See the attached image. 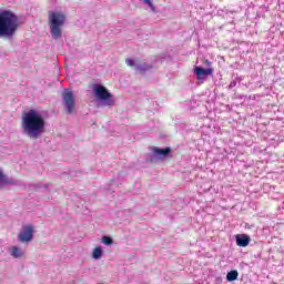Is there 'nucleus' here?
<instances>
[{
    "instance_id": "f257e3e1",
    "label": "nucleus",
    "mask_w": 284,
    "mask_h": 284,
    "mask_svg": "<svg viewBox=\"0 0 284 284\" xmlns=\"http://www.w3.org/2000/svg\"><path fill=\"white\" fill-rule=\"evenodd\" d=\"M47 121L39 110L31 108L22 112L21 128L30 139H39L45 132Z\"/></svg>"
},
{
    "instance_id": "20e7f679",
    "label": "nucleus",
    "mask_w": 284,
    "mask_h": 284,
    "mask_svg": "<svg viewBox=\"0 0 284 284\" xmlns=\"http://www.w3.org/2000/svg\"><path fill=\"white\" fill-rule=\"evenodd\" d=\"M34 236V227L33 225H26V227L18 233V239L20 243H31Z\"/></svg>"
},
{
    "instance_id": "1a4fd4ad",
    "label": "nucleus",
    "mask_w": 284,
    "mask_h": 284,
    "mask_svg": "<svg viewBox=\"0 0 284 284\" xmlns=\"http://www.w3.org/2000/svg\"><path fill=\"white\" fill-rule=\"evenodd\" d=\"M171 151H172V149L170 146L169 148H153L154 154H156V156H159L160 159H165V156H168Z\"/></svg>"
},
{
    "instance_id": "9b49d317",
    "label": "nucleus",
    "mask_w": 284,
    "mask_h": 284,
    "mask_svg": "<svg viewBox=\"0 0 284 284\" xmlns=\"http://www.w3.org/2000/svg\"><path fill=\"white\" fill-rule=\"evenodd\" d=\"M239 277V271L233 270V271H229V273H226V280H229V282H234L235 280H237Z\"/></svg>"
},
{
    "instance_id": "4468645a",
    "label": "nucleus",
    "mask_w": 284,
    "mask_h": 284,
    "mask_svg": "<svg viewBox=\"0 0 284 284\" xmlns=\"http://www.w3.org/2000/svg\"><path fill=\"white\" fill-rule=\"evenodd\" d=\"M10 183L9 179L3 174V172H0V185H6Z\"/></svg>"
},
{
    "instance_id": "9d476101",
    "label": "nucleus",
    "mask_w": 284,
    "mask_h": 284,
    "mask_svg": "<svg viewBox=\"0 0 284 284\" xmlns=\"http://www.w3.org/2000/svg\"><path fill=\"white\" fill-rule=\"evenodd\" d=\"M10 253L13 257H22L24 255L23 248H21L20 246H17V245L11 246Z\"/></svg>"
},
{
    "instance_id": "f8f14e48",
    "label": "nucleus",
    "mask_w": 284,
    "mask_h": 284,
    "mask_svg": "<svg viewBox=\"0 0 284 284\" xmlns=\"http://www.w3.org/2000/svg\"><path fill=\"white\" fill-rule=\"evenodd\" d=\"M103 255V248L102 246H95L93 248V253H92V256L95 258V260H99L100 257H102Z\"/></svg>"
},
{
    "instance_id": "39448f33",
    "label": "nucleus",
    "mask_w": 284,
    "mask_h": 284,
    "mask_svg": "<svg viewBox=\"0 0 284 284\" xmlns=\"http://www.w3.org/2000/svg\"><path fill=\"white\" fill-rule=\"evenodd\" d=\"M63 101H64V104L67 106V111L69 113H72L73 110H74V105H75V99H74L73 92H71V91L64 92Z\"/></svg>"
},
{
    "instance_id": "f3484780",
    "label": "nucleus",
    "mask_w": 284,
    "mask_h": 284,
    "mask_svg": "<svg viewBox=\"0 0 284 284\" xmlns=\"http://www.w3.org/2000/svg\"><path fill=\"white\" fill-rule=\"evenodd\" d=\"M144 2H146V4H149V7L151 8L152 11H155V7H154L152 0H144Z\"/></svg>"
},
{
    "instance_id": "6e6552de",
    "label": "nucleus",
    "mask_w": 284,
    "mask_h": 284,
    "mask_svg": "<svg viewBox=\"0 0 284 284\" xmlns=\"http://www.w3.org/2000/svg\"><path fill=\"white\" fill-rule=\"evenodd\" d=\"M251 243L250 235H246V233H241L240 235H236V245L239 246H247Z\"/></svg>"
},
{
    "instance_id": "423d86ee",
    "label": "nucleus",
    "mask_w": 284,
    "mask_h": 284,
    "mask_svg": "<svg viewBox=\"0 0 284 284\" xmlns=\"http://www.w3.org/2000/svg\"><path fill=\"white\" fill-rule=\"evenodd\" d=\"M97 97L102 100H108L112 97L111 92L105 87H101V84H95L93 88Z\"/></svg>"
},
{
    "instance_id": "2eb2a0df",
    "label": "nucleus",
    "mask_w": 284,
    "mask_h": 284,
    "mask_svg": "<svg viewBox=\"0 0 284 284\" xmlns=\"http://www.w3.org/2000/svg\"><path fill=\"white\" fill-rule=\"evenodd\" d=\"M102 243H104V245H112L113 240L110 237V235H103Z\"/></svg>"
},
{
    "instance_id": "7ed1b4c3",
    "label": "nucleus",
    "mask_w": 284,
    "mask_h": 284,
    "mask_svg": "<svg viewBox=\"0 0 284 284\" xmlns=\"http://www.w3.org/2000/svg\"><path fill=\"white\" fill-rule=\"evenodd\" d=\"M50 33L54 40L61 38V27L65 22V16L60 12L52 11L49 13Z\"/></svg>"
},
{
    "instance_id": "dca6fc26",
    "label": "nucleus",
    "mask_w": 284,
    "mask_h": 284,
    "mask_svg": "<svg viewBox=\"0 0 284 284\" xmlns=\"http://www.w3.org/2000/svg\"><path fill=\"white\" fill-rule=\"evenodd\" d=\"M125 64L128 67H135L136 62H135V60H132L131 58H126L125 59Z\"/></svg>"
},
{
    "instance_id": "ddd939ff",
    "label": "nucleus",
    "mask_w": 284,
    "mask_h": 284,
    "mask_svg": "<svg viewBox=\"0 0 284 284\" xmlns=\"http://www.w3.org/2000/svg\"><path fill=\"white\" fill-rule=\"evenodd\" d=\"M149 69H151V67H148L146 62H142V64H138L136 67V71L140 72L149 71Z\"/></svg>"
},
{
    "instance_id": "f03ea898",
    "label": "nucleus",
    "mask_w": 284,
    "mask_h": 284,
    "mask_svg": "<svg viewBox=\"0 0 284 284\" xmlns=\"http://www.w3.org/2000/svg\"><path fill=\"white\" fill-rule=\"evenodd\" d=\"M21 22L13 11H0V38H13Z\"/></svg>"
},
{
    "instance_id": "0eeeda50",
    "label": "nucleus",
    "mask_w": 284,
    "mask_h": 284,
    "mask_svg": "<svg viewBox=\"0 0 284 284\" xmlns=\"http://www.w3.org/2000/svg\"><path fill=\"white\" fill-rule=\"evenodd\" d=\"M194 72L197 79H205L207 74H213L214 69H202V67H195Z\"/></svg>"
},
{
    "instance_id": "a211bd4d",
    "label": "nucleus",
    "mask_w": 284,
    "mask_h": 284,
    "mask_svg": "<svg viewBox=\"0 0 284 284\" xmlns=\"http://www.w3.org/2000/svg\"><path fill=\"white\" fill-rule=\"evenodd\" d=\"M205 64H211V62H209V60L205 61Z\"/></svg>"
}]
</instances>
